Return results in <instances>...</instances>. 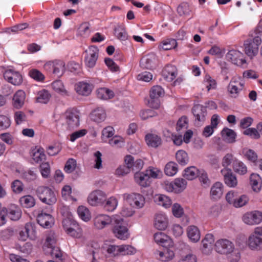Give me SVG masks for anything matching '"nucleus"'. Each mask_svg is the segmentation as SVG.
Segmentation results:
<instances>
[{"label": "nucleus", "instance_id": "1", "mask_svg": "<svg viewBox=\"0 0 262 262\" xmlns=\"http://www.w3.org/2000/svg\"><path fill=\"white\" fill-rule=\"evenodd\" d=\"M249 248L253 251L262 250V227L255 228L247 242Z\"/></svg>", "mask_w": 262, "mask_h": 262}, {"label": "nucleus", "instance_id": "2", "mask_svg": "<svg viewBox=\"0 0 262 262\" xmlns=\"http://www.w3.org/2000/svg\"><path fill=\"white\" fill-rule=\"evenodd\" d=\"M35 192L39 200L45 204L52 205L56 202L55 193L48 187L39 186Z\"/></svg>", "mask_w": 262, "mask_h": 262}, {"label": "nucleus", "instance_id": "3", "mask_svg": "<svg viewBox=\"0 0 262 262\" xmlns=\"http://www.w3.org/2000/svg\"><path fill=\"white\" fill-rule=\"evenodd\" d=\"M113 231L115 236L120 239L128 238L129 233L123 220L120 217H114Z\"/></svg>", "mask_w": 262, "mask_h": 262}, {"label": "nucleus", "instance_id": "4", "mask_svg": "<svg viewBox=\"0 0 262 262\" xmlns=\"http://www.w3.org/2000/svg\"><path fill=\"white\" fill-rule=\"evenodd\" d=\"M187 182L182 178H177L173 182L164 181L163 187L167 191L180 193L186 187Z\"/></svg>", "mask_w": 262, "mask_h": 262}, {"label": "nucleus", "instance_id": "5", "mask_svg": "<svg viewBox=\"0 0 262 262\" xmlns=\"http://www.w3.org/2000/svg\"><path fill=\"white\" fill-rule=\"evenodd\" d=\"M261 43V39L259 36L248 39L244 43L245 53L251 58L255 56L258 53L259 46Z\"/></svg>", "mask_w": 262, "mask_h": 262}, {"label": "nucleus", "instance_id": "6", "mask_svg": "<svg viewBox=\"0 0 262 262\" xmlns=\"http://www.w3.org/2000/svg\"><path fill=\"white\" fill-rule=\"evenodd\" d=\"M79 111L75 108L68 110L65 112L64 117L68 129H73L79 125Z\"/></svg>", "mask_w": 262, "mask_h": 262}, {"label": "nucleus", "instance_id": "7", "mask_svg": "<svg viewBox=\"0 0 262 262\" xmlns=\"http://www.w3.org/2000/svg\"><path fill=\"white\" fill-rule=\"evenodd\" d=\"M123 198L134 208L140 209L144 206L145 199L143 195L140 193L124 194Z\"/></svg>", "mask_w": 262, "mask_h": 262}, {"label": "nucleus", "instance_id": "8", "mask_svg": "<svg viewBox=\"0 0 262 262\" xmlns=\"http://www.w3.org/2000/svg\"><path fill=\"white\" fill-rule=\"evenodd\" d=\"M84 62L90 68L94 67L99 56V49L96 46H91L85 51Z\"/></svg>", "mask_w": 262, "mask_h": 262}, {"label": "nucleus", "instance_id": "9", "mask_svg": "<svg viewBox=\"0 0 262 262\" xmlns=\"http://www.w3.org/2000/svg\"><path fill=\"white\" fill-rule=\"evenodd\" d=\"M215 251L222 254H229L233 252L234 244L226 239H221L217 241L215 244Z\"/></svg>", "mask_w": 262, "mask_h": 262}, {"label": "nucleus", "instance_id": "10", "mask_svg": "<svg viewBox=\"0 0 262 262\" xmlns=\"http://www.w3.org/2000/svg\"><path fill=\"white\" fill-rule=\"evenodd\" d=\"M192 113L195 117L194 122L196 125L200 126L204 122L207 115L205 107L202 105H195L192 108Z\"/></svg>", "mask_w": 262, "mask_h": 262}, {"label": "nucleus", "instance_id": "11", "mask_svg": "<svg viewBox=\"0 0 262 262\" xmlns=\"http://www.w3.org/2000/svg\"><path fill=\"white\" fill-rule=\"evenodd\" d=\"M4 77L9 83L15 85H19L23 82V77L18 72L12 69L6 70L4 73Z\"/></svg>", "mask_w": 262, "mask_h": 262}, {"label": "nucleus", "instance_id": "12", "mask_svg": "<svg viewBox=\"0 0 262 262\" xmlns=\"http://www.w3.org/2000/svg\"><path fill=\"white\" fill-rule=\"evenodd\" d=\"M243 220L249 225L258 224L262 221V213L258 211L247 212L243 216Z\"/></svg>", "mask_w": 262, "mask_h": 262}, {"label": "nucleus", "instance_id": "13", "mask_svg": "<svg viewBox=\"0 0 262 262\" xmlns=\"http://www.w3.org/2000/svg\"><path fill=\"white\" fill-rule=\"evenodd\" d=\"M114 217L104 214L97 215L94 219L95 227L98 229H102L107 225L113 223Z\"/></svg>", "mask_w": 262, "mask_h": 262}, {"label": "nucleus", "instance_id": "14", "mask_svg": "<svg viewBox=\"0 0 262 262\" xmlns=\"http://www.w3.org/2000/svg\"><path fill=\"white\" fill-rule=\"evenodd\" d=\"M106 195L102 191L97 190L92 192L88 198L89 203L92 206H96L105 201Z\"/></svg>", "mask_w": 262, "mask_h": 262}, {"label": "nucleus", "instance_id": "15", "mask_svg": "<svg viewBox=\"0 0 262 262\" xmlns=\"http://www.w3.org/2000/svg\"><path fill=\"white\" fill-rule=\"evenodd\" d=\"M226 57L227 60L237 66H242L246 63V60L243 58V54L235 50H230Z\"/></svg>", "mask_w": 262, "mask_h": 262}, {"label": "nucleus", "instance_id": "16", "mask_svg": "<svg viewBox=\"0 0 262 262\" xmlns=\"http://www.w3.org/2000/svg\"><path fill=\"white\" fill-rule=\"evenodd\" d=\"M224 177L225 184L229 187H234L237 184L236 176L233 174L232 170L229 168H224L221 171Z\"/></svg>", "mask_w": 262, "mask_h": 262}, {"label": "nucleus", "instance_id": "17", "mask_svg": "<svg viewBox=\"0 0 262 262\" xmlns=\"http://www.w3.org/2000/svg\"><path fill=\"white\" fill-rule=\"evenodd\" d=\"M38 223L42 227L50 228L54 225V219L49 213L43 212L39 213L37 216Z\"/></svg>", "mask_w": 262, "mask_h": 262}, {"label": "nucleus", "instance_id": "18", "mask_svg": "<svg viewBox=\"0 0 262 262\" xmlns=\"http://www.w3.org/2000/svg\"><path fill=\"white\" fill-rule=\"evenodd\" d=\"M154 240L159 245L167 248L173 246L171 239L164 233L160 232L154 234Z\"/></svg>", "mask_w": 262, "mask_h": 262}, {"label": "nucleus", "instance_id": "19", "mask_svg": "<svg viewBox=\"0 0 262 262\" xmlns=\"http://www.w3.org/2000/svg\"><path fill=\"white\" fill-rule=\"evenodd\" d=\"M214 242L213 235L212 234H207L205 238L202 240V252L205 254H209L212 249L213 244Z\"/></svg>", "mask_w": 262, "mask_h": 262}, {"label": "nucleus", "instance_id": "20", "mask_svg": "<svg viewBox=\"0 0 262 262\" xmlns=\"http://www.w3.org/2000/svg\"><path fill=\"white\" fill-rule=\"evenodd\" d=\"M177 74L178 70L176 67L171 64L167 65L162 71V75L164 78L169 82L174 80Z\"/></svg>", "mask_w": 262, "mask_h": 262}, {"label": "nucleus", "instance_id": "21", "mask_svg": "<svg viewBox=\"0 0 262 262\" xmlns=\"http://www.w3.org/2000/svg\"><path fill=\"white\" fill-rule=\"evenodd\" d=\"M168 225V220L166 215L163 213H157L155 217L154 226L159 230H165Z\"/></svg>", "mask_w": 262, "mask_h": 262}, {"label": "nucleus", "instance_id": "22", "mask_svg": "<svg viewBox=\"0 0 262 262\" xmlns=\"http://www.w3.org/2000/svg\"><path fill=\"white\" fill-rule=\"evenodd\" d=\"M223 140L228 143H233L236 141V134L232 129L224 128L221 132Z\"/></svg>", "mask_w": 262, "mask_h": 262}, {"label": "nucleus", "instance_id": "23", "mask_svg": "<svg viewBox=\"0 0 262 262\" xmlns=\"http://www.w3.org/2000/svg\"><path fill=\"white\" fill-rule=\"evenodd\" d=\"M156 57L154 55H148L143 57L140 61V66L143 69H152L155 67Z\"/></svg>", "mask_w": 262, "mask_h": 262}, {"label": "nucleus", "instance_id": "24", "mask_svg": "<svg viewBox=\"0 0 262 262\" xmlns=\"http://www.w3.org/2000/svg\"><path fill=\"white\" fill-rule=\"evenodd\" d=\"M154 201L157 204L165 208H168L172 204V201L168 196L161 194L155 195Z\"/></svg>", "mask_w": 262, "mask_h": 262}, {"label": "nucleus", "instance_id": "25", "mask_svg": "<svg viewBox=\"0 0 262 262\" xmlns=\"http://www.w3.org/2000/svg\"><path fill=\"white\" fill-rule=\"evenodd\" d=\"M250 181L253 190L255 192H259L262 187V181L259 176L256 173L251 174Z\"/></svg>", "mask_w": 262, "mask_h": 262}, {"label": "nucleus", "instance_id": "26", "mask_svg": "<svg viewBox=\"0 0 262 262\" xmlns=\"http://www.w3.org/2000/svg\"><path fill=\"white\" fill-rule=\"evenodd\" d=\"M90 117L93 121L96 122H101L105 119L106 113L102 108L98 107L91 113Z\"/></svg>", "mask_w": 262, "mask_h": 262}, {"label": "nucleus", "instance_id": "27", "mask_svg": "<svg viewBox=\"0 0 262 262\" xmlns=\"http://www.w3.org/2000/svg\"><path fill=\"white\" fill-rule=\"evenodd\" d=\"M77 93L83 96L89 95L92 89V85L84 82H79L75 88Z\"/></svg>", "mask_w": 262, "mask_h": 262}, {"label": "nucleus", "instance_id": "28", "mask_svg": "<svg viewBox=\"0 0 262 262\" xmlns=\"http://www.w3.org/2000/svg\"><path fill=\"white\" fill-rule=\"evenodd\" d=\"M134 179L137 183L143 187H146L149 185L148 176L146 173L136 172L134 175Z\"/></svg>", "mask_w": 262, "mask_h": 262}, {"label": "nucleus", "instance_id": "29", "mask_svg": "<svg viewBox=\"0 0 262 262\" xmlns=\"http://www.w3.org/2000/svg\"><path fill=\"white\" fill-rule=\"evenodd\" d=\"M25 93L23 91H17L13 98V105L16 108H20L24 103Z\"/></svg>", "mask_w": 262, "mask_h": 262}, {"label": "nucleus", "instance_id": "30", "mask_svg": "<svg viewBox=\"0 0 262 262\" xmlns=\"http://www.w3.org/2000/svg\"><path fill=\"white\" fill-rule=\"evenodd\" d=\"M147 144L152 147H157L161 144V138L157 135L148 134L145 136Z\"/></svg>", "mask_w": 262, "mask_h": 262}, {"label": "nucleus", "instance_id": "31", "mask_svg": "<svg viewBox=\"0 0 262 262\" xmlns=\"http://www.w3.org/2000/svg\"><path fill=\"white\" fill-rule=\"evenodd\" d=\"M223 185L220 182H216L211 187L210 194L212 199L217 200L223 194Z\"/></svg>", "mask_w": 262, "mask_h": 262}, {"label": "nucleus", "instance_id": "32", "mask_svg": "<svg viewBox=\"0 0 262 262\" xmlns=\"http://www.w3.org/2000/svg\"><path fill=\"white\" fill-rule=\"evenodd\" d=\"M187 235L189 238L193 242H198L200 238V231L195 226H190L188 227Z\"/></svg>", "mask_w": 262, "mask_h": 262}, {"label": "nucleus", "instance_id": "33", "mask_svg": "<svg viewBox=\"0 0 262 262\" xmlns=\"http://www.w3.org/2000/svg\"><path fill=\"white\" fill-rule=\"evenodd\" d=\"M232 167L234 171L240 175H244L247 172V168L246 165L238 160L236 159L233 161Z\"/></svg>", "mask_w": 262, "mask_h": 262}, {"label": "nucleus", "instance_id": "34", "mask_svg": "<svg viewBox=\"0 0 262 262\" xmlns=\"http://www.w3.org/2000/svg\"><path fill=\"white\" fill-rule=\"evenodd\" d=\"M170 247L165 248L163 251H157L159 255V259L163 261H168L171 260L174 254L173 250L169 249Z\"/></svg>", "mask_w": 262, "mask_h": 262}, {"label": "nucleus", "instance_id": "35", "mask_svg": "<svg viewBox=\"0 0 262 262\" xmlns=\"http://www.w3.org/2000/svg\"><path fill=\"white\" fill-rule=\"evenodd\" d=\"M96 93L98 98L101 99L107 100L114 97L113 92L105 88L98 89Z\"/></svg>", "mask_w": 262, "mask_h": 262}, {"label": "nucleus", "instance_id": "36", "mask_svg": "<svg viewBox=\"0 0 262 262\" xmlns=\"http://www.w3.org/2000/svg\"><path fill=\"white\" fill-rule=\"evenodd\" d=\"M199 170L194 166L187 167L184 170L183 176L188 180H192L197 177Z\"/></svg>", "mask_w": 262, "mask_h": 262}, {"label": "nucleus", "instance_id": "37", "mask_svg": "<svg viewBox=\"0 0 262 262\" xmlns=\"http://www.w3.org/2000/svg\"><path fill=\"white\" fill-rule=\"evenodd\" d=\"M114 34L120 40H126L127 39V33L123 25H118L114 28Z\"/></svg>", "mask_w": 262, "mask_h": 262}, {"label": "nucleus", "instance_id": "38", "mask_svg": "<svg viewBox=\"0 0 262 262\" xmlns=\"http://www.w3.org/2000/svg\"><path fill=\"white\" fill-rule=\"evenodd\" d=\"M237 81L232 80L228 86V91L230 93L231 97L236 98L242 89L238 87L236 83Z\"/></svg>", "mask_w": 262, "mask_h": 262}, {"label": "nucleus", "instance_id": "39", "mask_svg": "<svg viewBox=\"0 0 262 262\" xmlns=\"http://www.w3.org/2000/svg\"><path fill=\"white\" fill-rule=\"evenodd\" d=\"M28 75L31 78L38 82H43L45 79L44 75L40 71L36 69L30 70Z\"/></svg>", "mask_w": 262, "mask_h": 262}, {"label": "nucleus", "instance_id": "40", "mask_svg": "<svg viewBox=\"0 0 262 262\" xmlns=\"http://www.w3.org/2000/svg\"><path fill=\"white\" fill-rule=\"evenodd\" d=\"M177 46V42L174 39H167L163 41L159 46L160 49L164 50H168L172 49H175Z\"/></svg>", "mask_w": 262, "mask_h": 262}, {"label": "nucleus", "instance_id": "41", "mask_svg": "<svg viewBox=\"0 0 262 262\" xmlns=\"http://www.w3.org/2000/svg\"><path fill=\"white\" fill-rule=\"evenodd\" d=\"M177 162L182 165H185L188 162L187 154L183 150L178 151L176 154Z\"/></svg>", "mask_w": 262, "mask_h": 262}, {"label": "nucleus", "instance_id": "42", "mask_svg": "<svg viewBox=\"0 0 262 262\" xmlns=\"http://www.w3.org/2000/svg\"><path fill=\"white\" fill-rule=\"evenodd\" d=\"M62 225L66 232L68 230H69L71 228H73L75 227H78V226L77 222L74 220L71 216H69L63 220Z\"/></svg>", "mask_w": 262, "mask_h": 262}, {"label": "nucleus", "instance_id": "43", "mask_svg": "<svg viewBox=\"0 0 262 262\" xmlns=\"http://www.w3.org/2000/svg\"><path fill=\"white\" fill-rule=\"evenodd\" d=\"M65 71V64L63 61L54 60V74L57 76H61Z\"/></svg>", "mask_w": 262, "mask_h": 262}, {"label": "nucleus", "instance_id": "44", "mask_svg": "<svg viewBox=\"0 0 262 262\" xmlns=\"http://www.w3.org/2000/svg\"><path fill=\"white\" fill-rule=\"evenodd\" d=\"M165 173L168 176H173L178 171L177 164L173 162H168L165 167Z\"/></svg>", "mask_w": 262, "mask_h": 262}, {"label": "nucleus", "instance_id": "45", "mask_svg": "<svg viewBox=\"0 0 262 262\" xmlns=\"http://www.w3.org/2000/svg\"><path fill=\"white\" fill-rule=\"evenodd\" d=\"M26 233L31 239H35L36 238V227L34 223H27L25 227Z\"/></svg>", "mask_w": 262, "mask_h": 262}, {"label": "nucleus", "instance_id": "46", "mask_svg": "<svg viewBox=\"0 0 262 262\" xmlns=\"http://www.w3.org/2000/svg\"><path fill=\"white\" fill-rule=\"evenodd\" d=\"M20 203L22 206L26 208H30L34 206L35 199L30 195H26L20 198Z\"/></svg>", "mask_w": 262, "mask_h": 262}, {"label": "nucleus", "instance_id": "47", "mask_svg": "<svg viewBox=\"0 0 262 262\" xmlns=\"http://www.w3.org/2000/svg\"><path fill=\"white\" fill-rule=\"evenodd\" d=\"M52 88L57 92L63 95H68V91L64 89L62 82L60 80H56L52 83Z\"/></svg>", "mask_w": 262, "mask_h": 262}, {"label": "nucleus", "instance_id": "48", "mask_svg": "<svg viewBox=\"0 0 262 262\" xmlns=\"http://www.w3.org/2000/svg\"><path fill=\"white\" fill-rule=\"evenodd\" d=\"M164 94V90L161 86L159 85H155L152 87L150 91V97L151 99L158 98L163 95Z\"/></svg>", "mask_w": 262, "mask_h": 262}, {"label": "nucleus", "instance_id": "49", "mask_svg": "<svg viewBox=\"0 0 262 262\" xmlns=\"http://www.w3.org/2000/svg\"><path fill=\"white\" fill-rule=\"evenodd\" d=\"M177 12L180 16L189 15L190 9L188 4L187 3H181L177 8Z\"/></svg>", "mask_w": 262, "mask_h": 262}, {"label": "nucleus", "instance_id": "50", "mask_svg": "<svg viewBox=\"0 0 262 262\" xmlns=\"http://www.w3.org/2000/svg\"><path fill=\"white\" fill-rule=\"evenodd\" d=\"M249 201L248 197L245 194L238 195L236 198L233 206L235 207H242L246 205Z\"/></svg>", "mask_w": 262, "mask_h": 262}, {"label": "nucleus", "instance_id": "51", "mask_svg": "<svg viewBox=\"0 0 262 262\" xmlns=\"http://www.w3.org/2000/svg\"><path fill=\"white\" fill-rule=\"evenodd\" d=\"M76 166V161L72 158L69 159L66 163L64 170L67 173H71L75 169Z\"/></svg>", "mask_w": 262, "mask_h": 262}, {"label": "nucleus", "instance_id": "52", "mask_svg": "<svg viewBox=\"0 0 262 262\" xmlns=\"http://www.w3.org/2000/svg\"><path fill=\"white\" fill-rule=\"evenodd\" d=\"M117 205V200L113 197L110 198L104 206V209L108 211H112L115 210Z\"/></svg>", "mask_w": 262, "mask_h": 262}, {"label": "nucleus", "instance_id": "53", "mask_svg": "<svg viewBox=\"0 0 262 262\" xmlns=\"http://www.w3.org/2000/svg\"><path fill=\"white\" fill-rule=\"evenodd\" d=\"M32 159L36 163L40 162L43 160H45L46 159V155L44 154L43 149L42 148H40L33 152L32 155Z\"/></svg>", "mask_w": 262, "mask_h": 262}, {"label": "nucleus", "instance_id": "54", "mask_svg": "<svg viewBox=\"0 0 262 262\" xmlns=\"http://www.w3.org/2000/svg\"><path fill=\"white\" fill-rule=\"evenodd\" d=\"M135 252V249L130 245L120 246V255H131Z\"/></svg>", "mask_w": 262, "mask_h": 262}, {"label": "nucleus", "instance_id": "55", "mask_svg": "<svg viewBox=\"0 0 262 262\" xmlns=\"http://www.w3.org/2000/svg\"><path fill=\"white\" fill-rule=\"evenodd\" d=\"M50 95L48 92L45 90L41 91L38 93L37 101L41 103H46L49 101Z\"/></svg>", "mask_w": 262, "mask_h": 262}, {"label": "nucleus", "instance_id": "56", "mask_svg": "<svg viewBox=\"0 0 262 262\" xmlns=\"http://www.w3.org/2000/svg\"><path fill=\"white\" fill-rule=\"evenodd\" d=\"M197 177L199 178L200 182L204 187H207L209 186L210 181L208 178L207 173L203 170L199 171V173Z\"/></svg>", "mask_w": 262, "mask_h": 262}, {"label": "nucleus", "instance_id": "57", "mask_svg": "<svg viewBox=\"0 0 262 262\" xmlns=\"http://www.w3.org/2000/svg\"><path fill=\"white\" fill-rule=\"evenodd\" d=\"M257 128H248L243 132V134L249 136L252 139H258L260 138V134Z\"/></svg>", "mask_w": 262, "mask_h": 262}, {"label": "nucleus", "instance_id": "58", "mask_svg": "<svg viewBox=\"0 0 262 262\" xmlns=\"http://www.w3.org/2000/svg\"><path fill=\"white\" fill-rule=\"evenodd\" d=\"M77 213L79 217L84 221H88L90 220L89 211L83 206H80L78 208Z\"/></svg>", "mask_w": 262, "mask_h": 262}, {"label": "nucleus", "instance_id": "59", "mask_svg": "<svg viewBox=\"0 0 262 262\" xmlns=\"http://www.w3.org/2000/svg\"><path fill=\"white\" fill-rule=\"evenodd\" d=\"M56 239L54 236V235L48 236L46 239V242L43 245V249L44 251H46L47 250L50 249L51 248H53L54 247H56Z\"/></svg>", "mask_w": 262, "mask_h": 262}, {"label": "nucleus", "instance_id": "60", "mask_svg": "<svg viewBox=\"0 0 262 262\" xmlns=\"http://www.w3.org/2000/svg\"><path fill=\"white\" fill-rule=\"evenodd\" d=\"M21 216V213L18 209H9L7 212V216L11 220L16 221L18 220Z\"/></svg>", "mask_w": 262, "mask_h": 262}, {"label": "nucleus", "instance_id": "61", "mask_svg": "<svg viewBox=\"0 0 262 262\" xmlns=\"http://www.w3.org/2000/svg\"><path fill=\"white\" fill-rule=\"evenodd\" d=\"M94 155L95 157L94 167L98 169H101L102 168V154L99 151H97Z\"/></svg>", "mask_w": 262, "mask_h": 262}, {"label": "nucleus", "instance_id": "62", "mask_svg": "<svg viewBox=\"0 0 262 262\" xmlns=\"http://www.w3.org/2000/svg\"><path fill=\"white\" fill-rule=\"evenodd\" d=\"M47 253L50 254L53 257H55L56 258H60L62 256V252L58 247H54L50 249L47 250L45 251Z\"/></svg>", "mask_w": 262, "mask_h": 262}, {"label": "nucleus", "instance_id": "63", "mask_svg": "<svg viewBox=\"0 0 262 262\" xmlns=\"http://www.w3.org/2000/svg\"><path fill=\"white\" fill-rule=\"evenodd\" d=\"M188 126V120L186 116L180 118L177 124V130L180 131L183 129H186Z\"/></svg>", "mask_w": 262, "mask_h": 262}, {"label": "nucleus", "instance_id": "64", "mask_svg": "<svg viewBox=\"0 0 262 262\" xmlns=\"http://www.w3.org/2000/svg\"><path fill=\"white\" fill-rule=\"evenodd\" d=\"M40 172L43 178H48L50 173V167L48 162L42 163L40 165Z\"/></svg>", "mask_w": 262, "mask_h": 262}]
</instances>
